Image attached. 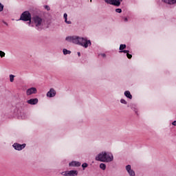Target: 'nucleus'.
Instances as JSON below:
<instances>
[{
    "label": "nucleus",
    "mask_w": 176,
    "mask_h": 176,
    "mask_svg": "<svg viewBox=\"0 0 176 176\" xmlns=\"http://www.w3.org/2000/svg\"><path fill=\"white\" fill-rule=\"evenodd\" d=\"M61 175H63V176H69V170L62 172V173H61Z\"/></svg>",
    "instance_id": "18"
},
{
    "label": "nucleus",
    "mask_w": 176,
    "mask_h": 176,
    "mask_svg": "<svg viewBox=\"0 0 176 176\" xmlns=\"http://www.w3.org/2000/svg\"><path fill=\"white\" fill-rule=\"evenodd\" d=\"M63 17H64V19H68V14H67V13H65L64 14H63Z\"/></svg>",
    "instance_id": "29"
},
{
    "label": "nucleus",
    "mask_w": 176,
    "mask_h": 176,
    "mask_svg": "<svg viewBox=\"0 0 176 176\" xmlns=\"http://www.w3.org/2000/svg\"><path fill=\"white\" fill-rule=\"evenodd\" d=\"M32 24L35 26V28L38 31H41L43 28V25L45 24V21L43 19V16L41 15H33L32 16Z\"/></svg>",
    "instance_id": "3"
},
{
    "label": "nucleus",
    "mask_w": 176,
    "mask_h": 176,
    "mask_svg": "<svg viewBox=\"0 0 176 176\" xmlns=\"http://www.w3.org/2000/svg\"><path fill=\"white\" fill-rule=\"evenodd\" d=\"M173 126H176V120L173 121L172 122Z\"/></svg>",
    "instance_id": "35"
},
{
    "label": "nucleus",
    "mask_w": 176,
    "mask_h": 176,
    "mask_svg": "<svg viewBox=\"0 0 176 176\" xmlns=\"http://www.w3.org/2000/svg\"><path fill=\"white\" fill-rule=\"evenodd\" d=\"M67 42L74 43V45H78L87 49L89 46H91V41L87 39V37H80L79 36H68L65 38Z\"/></svg>",
    "instance_id": "1"
},
{
    "label": "nucleus",
    "mask_w": 176,
    "mask_h": 176,
    "mask_svg": "<svg viewBox=\"0 0 176 176\" xmlns=\"http://www.w3.org/2000/svg\"><path fill=\"white\" fill-rule=\"evenodd\" d=\"M88 166L89 164H87V163H83L82 164V169L85 170V168H86Z\"/></svg>",
    "instance_id": "22"
},
{
    "label": "nucleus",
    "mask_w": 176,
    "mask_h": 176,
    "mask_svg": "<svg viewBox=\"0 0 176 176\" xmlns=\"http://www.w3.org/2000/svg\"><path fill=\"white\" fill-rule=\"evenodd\" d=\"M124 96L126 97V98H129V100L133 99V96L131 95V93H130V91H125Z\"/></svg>",
    "instance_id": "13"
},
{
    "label": "nucleus",
    "mask_w": 176,
    "mask_h": 176,
    "mask_svg": "<svg viewBox=\"0 0 176 176\" xmlns=\"http://www.w3.org/2000/svg\"><path fill=\"white\" fill-rule=\"evenodd\" d=\"M5 52H2V51H0V56L2 58V57H5Z\"/></svg>",
    "instance_id": "25"
},
{
    "label": "nucleus",
    "mask_w": 176,
    "mask_h": 176,
    "mask_svg": "<svg viewBox=\"0 0 176 176\" xmlns=\"http://www.w3.org/2000/svg\"><path fill=\"white\" fill-rule=\"evenodd\" d=\"M3 11V5L0 3V12Z\"/></svg>",
    "instance_id": "27"
},
{
    "label": "nucleus",
    "mask_w": 176,
    "mask_h": 176,
    "mask_svg": "<svg viewBox=\"0 0 176 176\" xmlns=\"http://www.w3.org/2000/svg\"><path fill=\"white\" fill-rule=\"evenodd\" d=\"M124 21H125V23H127V21H129V19H127V17L124 18Z\"/></svg>",
    "instance_id": "33"
},
{
    "label": "nucleus",
    "mask_w": 176,
    "mask_h": 176,
    "mask_svg": "<svg viewBox=\"0 0 176 176\" xmlns=\"http://www.w3.org/2000/svg\"><path fill=\"white\" fill-rule=\"evenodd\" d=\"M27 102L30 105H36V104H38V98H32L30 100H27Z\"/></svg>",
    "instance_id": "11"
},
{
    "label": "nucleus",
    "mask_w": 176,
    "mask_h": 176,
    "mask_svg": "<svg viewBox=\"0 0 176 176\" xmlns=\"http://www.w3.org/2000/svg\"><path fill=\"white\" fill-rule=\"evenodd\" d=\"M38 93V90L35 87H31L27 89L26 95L31 96L32 94H36Z\"/></svg>",
    "instance_id": "8"
},
{
    "label": "nucleus",
    "mask_w": 176,
    "mask_h": 176,
    "mask_svg": "<svg viewBox=\"0 0 176 176\" xmlns=\"http://www.w3.org/2000/svg\"><path fill=\"white\" fill-rule=\"evenodd\" d=\"M95 160L96 162L111 163V162H113V154L111 152L102 151L96 156Z\"/></svg>",
    "instance_id": "2"
},
{
    "label": "nucleus",
    "mask_w": 176,
    "mask_h": 176,
    "mask_svg": "<svg viewBox=\"0 0 176 176\" xmlns=\"http://www.w3.org/2000/svg\"><path fill=\"white\" fill-rule=\"evenodd\" d=\"M116 13H122V9L117 8V9H116Z\"/></svg>",
    "instance_id": "26"
},
{
    "label": "nucleus",
    "mask_w": 176,
    "mask_h": 176,
    "mask_svg": "<svg viewBox=\"0 0 176 176\" xmlns=\"http://www.w3.org/2000/svg\"><path fill=\"white\" fill-rule=\"evenodd\" d=\"M126 45L125 44H121L120 45V48H119L120 52L124 50V49H126Z\"/></svg>",
    "instance_id": "17"
},
{
    "label": "nucleus",
    "mask_w": 176,
    "mask_h": 176,
    "mask_svg": "<svg viewBox=\"0 0 176 176\" xmlns=\"http://www.w3.org/2000/svg\"><path fill=\"white\" fill-rule=\"evenodd\" d=\"M78 57H80V52H77Z\"/></svg>",
    "instance_id": "37"
},
{
    "label": "nucleus",
    "mask_w": 176,
    "mask_h": 176,
    "mask_svg": "<svg viewBox=\"0 0 176 176\" xmlns=\"http://www.w3.org/2000/svg\"><path fill=\"white\" fill-rule=\"evenodd\" d=\"M162 2L166 3V5H175L176 0H161Z\"/></svg>",
    "instance_id": "12"
},
{
    "label": "nucleus",
    "mask_w": 176,
    "mask_h": 176,
    "mask_svg": "<svg viewBox=\"0 0 176 176\" xmlns=\"http://www.w3.org/2000/svg\"><path fill=\"white\" fill-rule=\"evenodd\" d=\"M119 53H126V54H128L129 53H130V51L124 50L122 51H120Z\"/></svg>",
    "instance_id": "23"
},
{
    "label": "nucleus",
    "mask_w": 176,
    "mask_h": 176,
    "mask_svg": "<svg viewBox=\"0 0 176 176\" xmlns=\"http://www.w3.org/2000/svg\"><path fill=\"white\" fill-rule=\"evenodd\" d=\"M104 2L108 5H113V6H116L117 8H119L122 2H123V0H104Z\"/></svg>",
    "instance_id": "5"
},
{
    "label": "nucleus",
    "mask_w": 176,
    "mask_h": 176,
    "mask_svg": "<svg viewBox=\"0 0 176 176\" xmlns=\"http://www.w3.org/2000/svg\"><path fill=\"white\" fill-rule=\"evenodd\" d=\"M90 2H91V0H90Z\"/></svg>",
    "instance_id": "38"
},
{
    "label": "nucleus",
    "mask_w": 176,
    "mask_h": 176,
    "mask_svg": "<svg viewBox=\"0 0 176 176\" xmlns=\"http://www.w3.org/2000/svg\"><path fill=\"white\" fill-rule=\"evenodd\" d=\"M10 82H14V75H13V74L10 75Z\"/></svg>",
    "instance_id": "20"
},
{
    "label": "nucleus",
    "mask_w": 176,
    "mask_h": 176,
    "mask_svg": "<svg viewBox=\"0 0 176 176\" xmlns=\"http://www.w3.org/2000/svg\"><path fill=\"white\" fill-rule=\"evenodd\" d=\"M21 119H27V114L25 113H21Z\"/></svg>",
    "instance_id": "19"
},
{
    "label": "nucleus",
    "mask_w": 176,
    "mask_h": 176,
    "mask_svg": "<svg viewBox=\"0 0 176 176\" xmlns=\"http://www.w3.org/2000/svg\"><path fill=\"white\" fill-rule=\"evenodd\" d=\"M80 162L78 161H72L69 164V167H80Z\"/></svg>",
    "instance_id": "10"
},
{
    "label": "nucleus",
    "mask_w": 176,
    "mask_h": 176,
    "mask_svg": "<svg viewBox=\"0 0 176 176\" xmlns=\"http://www.w3.org/2000/svg\"><path fill=\"white\" fill-rule=\"evenodd\" d=\"M125 169L129 176H135V172L134 170L131 169V165H126Z\"/></svg>",
    "instance_id": "7"
},
{
    "label": "nucleus",
    "mask_w": 176,
    "mask_h": 176,
    "mask_svg": "<svg viewBox=\"0 0 176 176\" xmlns=\"http://www.w3.org/2000/svg\"><path fill=\"white\" fill-rule=\"evenodd\" d=\"M3 24H5V25H8V23L5 22V21H3Z\"/></svg>",
    "instance_id": "36"
},
{
    "label": "nucleus",
    "mask_w": 176,
    "mask_h": 176,
    "mask_svg": "<svg viewBox=\"0 0 176 176\" xmlns=\"http://www.w3.org/2000/svg\"><path fill=\"white\" fill-rule=\"evenodd\" d=\"M126 57H128V58H131V57H133V55L128 53L126 54Z\"/></svg>",
    "instance_id": "30"
},
{
    "label": "nucleus",
    "mask_w": 176,
    "mask_h": 176,
    "mask_svg": "<svg viewBox=\"0 0 176 176\" xmlns=\"http://www.w3.org/2000/svg\"><path fill=\"white\" fill-rule=\"evenodd\" d=\"M100 56H102V57L103 58L107 57V55L105 54H101Z\"/></svg>",
    "instance_id": "34"
},
{
    "label": "nucleus",
    "mask_w": 176,
    "mask_h": 176,
    "mask_svg": "<svg viewBox=\"0 0 176 176\" xmlns=\"http://www.w3.org/2000/svg\"><path fill=\"white\" fill-rule=\"evenodd\" d=\"M100 168H101V169L103 170H107V164H103V163H101V164H100Z\"/></svg>",
    "instance_id": "16"
},
{
    "label": "nucleus",
    "mask_w": 176,
    "mask_h": 176,
    "mask_svg": "<svg viewBox=\"0 0 176 176\" xmlns=\"http://www.w3.org/2000/svg\"><path fill=\"white\" fill-rule=\"evenodd\" d=\"M63 52L65 56H67V54H71V51L67 49H63Z\"/></svg>",
    "instance_id": "15"
},
{
    "label": "nucleus",
    "mask_w": 176,
    "mask_h": 176,
    "mask_svg": "<svg viewBox=\"0 0 176 176\" xmlns=\"http://www.w3.org/2000/svg\"><path fill=\"white\" fill-rule=\"evenodd\" d=\"M12 146L15 151H23L25 148V144H20L19 143H14Z\"/></svg>",
    "instance_id": "6"
},
{
    "label": "nucleus",
    "mask_w": 176,
    "mask_h": 176,
    "mask_svg": "<svg viewBox=\"0 0 176 176\" xmlns=\"http://www.w3.org/2000/svg\"><path fill=\"white\" fill-rule=\"evenodd\" d=\"M120 102L121 104H124V105H127V101H126V100L124 99H121Z\"/></svg>",
    "instance_id": "21"
},
{
    "label": "nucleus",
    "mask_w": 176,
    "mask_h": 176,
    "mask_svg": "<svg viewBox=\"0 0 176 176\" xmlns=\"http://www.w3.org/2000/svg\"><path fill=\"white\" fill-rule=\"evenodd\" d=\"M31 13L29 11H25L21 14V17L19 20L22 21H28V20H31Z\"/></svg>",
    "instance_id": "4"
},
{
    "label": "nucleus",
    "mask_w": 176,
    "mask_h": 176,
    "mask_svg": "<svg viewBox=\"0 0 176 176\" xmlns=\"http://www.w3.org/2000/svg\"><path fill=\"white\" fill-rule=\"evenodd\" d=\"M131 109H133V111L135 110V104H131Z\"/></svg>",
    "instance_id": "28"
},
{
    "label": "nucleus",
    "mask_w": 176,
    "mask_h": 176,
    "mask_svg": "<svg viewBox=\"0 0 176 176\" xmlns=\"http://www.w3.org/2000/svg\"><path fill=\"white\" fill-rule=\"evenodd\" d=\"M47 97L52 98L53 97H56V90L54 89L51 88L50 91L47 93Z\"/></svg>",
    "instance_id": "9"
},
{
    "label": "nucleus",
    "mask_w": 176,
    "mask_h": 176,
    "mask_svg": "<svg viewBox=\"0 0 176 176\" xmlns=\"http://www.w3.org/2000/svg\"><path fill=\"white\" fill-rule=\"evenodd\" d=\"M69 176H78V170H69Z\"/></svg>",
    "instance_id": "14"
},
{
    "label": "nucleus",
    "mask_w": 176,
    "mask_h": 176,
    "mask_svg": "<svg viewBox=\"0 0 176 176\" xmlns=\"http://www.w3.org/2000/svg\"><path fill=\"white\" fill-rule=\"evenodd\" d=\"M65 23H66V24H72V22L71 21H68V19H65Z\"/></svg>",
    "instance_id": "24"
},
{
    "label": "nucleus",
    "mask_w": 176,
    "mask_h": 176,
    "mask_svg": "<svg viewBox=\"0 0 176 176\" xmlns=\"http://www.w3.org/2000/svg\"><path fill=\"white\" fill-rule=\"evenodd\" d=\"M28 24H29V25H30V24H32V18H30V20H28Z\"/></svg>",
    "instance_id": "32"
},
{
    "label": "nucleus",
    "mask_w": 176,
    "mask_h": 176,
    "mask_svg": "<svg viewBox=\"0 0 176 176\" xmlns=\"http://www.w3.org/2000/svg\"><path fill=\"white\" fill-rule=\"evenodd\" d=\"M44 8L45 9H47V10H50V7H49V6H45Z\"/></svg>",
    "instance_id": "31"
}]
</instances>
